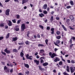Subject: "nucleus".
I'll use <instances>...</instances> for the list:
<instances>
[{
    "label": "nucleus",
    "instance_id": "1",
    "mask_svg": "<svg viewBox=\"0 0 75 75\" xmlns=\"http://www.w3.org/2000/svg\"><path fill=\"white\" fill-rule=\"evenodd\" d=\"M45 51H44V50L43 49H40V52H39V54L41 56H44L45 55Z\"/></svg>",
    "mask_w": 75,
    "mask_h": 75
},
{
    "label": "nucleus",
    "instance_id": "2",
    "mask_svg": "<svg viewBox=\"0 0 75 75\" xmlns=\"http://www.w3.org/2000/svg\"><path fill=\"white\" fill-rule=\"evenodd\" d=\"M26 57L27 59H30V60H32L33 58H33V56H29V54H27L26 56Z\"/></svg>",
    "mask_w": 75,
    "mask_h": 75
},
{
    "label": "nucleus",
    "instance_id": "3",
    "mask_svg": "<svg viewBox=\"0 0 75 75\" xmlns=\"http://www.w3.org/2000/svg\"><path fill=\"white\" fill-rule=\"evenodd\" d=\"M10 10L9 9H7L6 10L5 13L6 16H9L10 14V13H9L10 12Z\"/></svg>",
    "mask_w": 75,
    "mask_h": 75
},
{
    "label": "nucleus",
    "instance_id": "4",
    "mask_svg": "<svg viewBox=\"0 0 75 75\" xmlns=\"http://www.w3.org/2000/svg\"><path fill=\"white\" fill-rule=\"evenodd\" d=\"M74 68L72 67H70V71L71 72V73H73L75 71V67H74Z\"/></svg>",
    "mask_w": 75,
    "mask_h": 75
},
{
    "label": "nucleus",
    "instance_id": "5",
    "mask_svg": "<svg viewBox=\"0 0 75 75\" xmlns=\"http://www.w3.org/2000/svg\"><path fill=\"white\" fill-rule=\"evenodd\" d=\"M34 62L36 63L37 65H39V64H40V61L37 60V59H35L34 60Z\"/></svg>",
    "mask_w": 75,
    "mask_h": 75
},
{
    "label": "nucleus",
    "instance_id": "6",
    "mask_svg": "<svg viewBox=\"0 0 75 75\" xmlns=\"http://www.w3.org/2000/svg\"><path fill=\"white\" fill-rule=\"evenodd\" d=\"M57 55L55 53H53L51 56V58H54V57H57Z\"/></svg>",
    "mask_w": 75,
    "mask_h": 75
},
{
    "label": "nucleus",
    "instance_id": "7",
    "mask_svg": "<svg viewBox=\"0 0 75 75\" xmlns=\"http://www.w3.org/2000/svg\"><path fill=\"white\" fill-rule=\"evenodd\" d=\"M50 20V23H52L53 20H54V16H52Z\"/></svg>",
    "mask_w": 75,
    "mask_h": 75
},
{
    "label": "nucleus",
    "instance_id": "8",
    "mask_svg": "<svg viewBox=\"0 0 75 75\" xmlns=\"http://www.w3.org/2000/svg\"><path fill=\"white\" fill-rule=\"evenodd\" d=\"M60 61V59L57 57H56L55 59L54 60V62H57V61Z\"/></svg>",
    "mask_w": 75,
    "mask_h": 75
},
{
    "label": "nucleus",
    "instance_id": "9",
    "mask_svg": "<svg viewBox=\"0 0 75 75\" xmlns=\"http://www.w3.org/2000/svg\"><path fill=\"white\" fill-rule=\"evenodd\" d=\"M47 4H45L43 6V9H44V10H45L47 9Z\"/></svg>",
    "mask_w": 75,
    "mask_h": 75
},
{
    "label": "nucleus",
    "instance_id": "10",
    "mask_svg": "<svg viewBox=\"0 0 75 75\" xmlns=\"http://www.w3.org/2000/svg\"><path fill=\"white\" fill-rule=\"evenodd\" d=\"M22 4H24V3H26L28 1V0H22Z\"/></svg>",
    "mask_w": 75,
    "mask_h": 75
},
{
    "label": "nucleus",
    "instance_id": "11",
    "mask_svg": "<svg viewBox=\"0 0 75 75\" xmlns=\"http://www.w3.org/2000/svg\"><path fill=\"white\" fill-rule=\"evenodd\" d=\"M17 40V38L16 37L13 38H12V42H14V41H16Z\"/></svg>",
    "mask_w": 75,
    "mask_h": 75
},
{
    "label": "nucleus",
    "instance_id": "12",
    "mask_svg": "<svg viewBox=\"0 0 75 75\" xmlns=\"http://www.w3.org/2000/svg\"><path fill=\"white\" fill-rule=\"evenodd\" d=\"M39 15L40 17H41V18H42V17H44V14L42 13H41L40 14H39Z\"/></svg>",
    "mask_w": 75,
    "mask_h": 75
},
{
    "label": "nucleus",
    "instance_id": "13",
    "mask_svg": "<svg viewBox=\"0 0 75 75\" xmlns=\"http://www.w3.org/2000/svg\"><path fill=\"white\" fill-rule=\"evenodd\" d=\"M10 71V69L8 68L7 69H6L5 70L6 72L7 73V74H9V72Z\"/></svg>",
    "mask_w": 75,
    "mask_h": 75
},
{
    "label": "nucleus",
    "instance_id": "14",
    "mask_svg": "<svg viewBox=\"0 0 75 75\" xmlns=\"http://www.w3.org/2000/svg\"><path fill=\"white\" fill-rule=\"evenodd\" d=\"M9 23H8V25L9 26H11L12 25V23L11 22V21H8Z\"/></svg>",
    "mask_w": 75,
    "mask_h": 75
},
{
    "label": "nucleus",
    "instance_id": "15",
    "mask_svg": "<svg viewBox=\"0 0 75 75\" xmlns=\"http://www.w3.org/2000/svg\"><path fill=\"white\" fill-rule=\"evenodd\" d=\"M13 64H12L11 63L10 64H9L8 63L7 64V66H8V67H13Z\"/></svg>",
    "mask_w": 75,
    "mask_h": 75
},
{
    "label": "nucleus",
    "instance_id": "16",
    "mask_svg": "<svg viewBox=\"0 0 75 75\" xmlns=\"http://www.w3.org/2000/svg\"><path fill=\"white\" fill-rule=\"evenodd\" d=\"M9 37H10V33H8L6 36L5 38L6 39H8L9 38Z\"/></svg>",
    "mask_w": 75,
    "mask_h": 75
},
{
    "label": "nucleus",
    "instance_id": "17",
    "mask_svg": "<svg viewBox=\"0 0 75 75\" xmlns=\"http://www.w3.org/2000/svg\"><path fill=\"white\" fill-rule=\"evenodd\" d=\"M62 26L63 27V28L64 29L65 31H67V29H66V28L65 27V26H64V25H62Z\"/></svg>",
    "mask_w": 75,
    "mask_h": 75
},
{
    "label": "nucleus",
    "instance_id": "18",
    "mask_svg": "<svg viewBox=\"0 0 75 75\" xmlns=\"http://www.w3.org/2000/svg\"><path fill=\"white\" fill-rule=\"evenodd\" d=\"M24 66L27 68H29V65L28 64H25L24 63Z\"/></svg>",
    "mask_w": 75,
    "mask_h": 75
},
{
    "label": "nucleus",
    "instance_id": "19",
    "mask_svg": "<svg viewBox=\"0 0 75 75\" xmlns=\"http://www.w3.org/2000/svg\"><path fill=\"white\" fill-rule=\"evenodd\" d=\"M48 65V63L47 62H45V63H44L42 64L43 66H47V65Z\"/></svg>",
    "mask_w": 75,
    "mask_h": 75
},
{
    "label": "nucleus",
    "instance_id": "20",
    "mask_svg": "<svg viewBox=\"0 0 75 75\" xmlns=\"http://www.w3.org/2000/svg\"><path fill=\"white\" fill-rule=\"evenodd\" d=\"M21 28H26L25 25V24L23 23L22 24L21 26Z\"/></svg>",
    "mask_w": 75,
    "mask_h": 75
},
{
    "label": "nucleus",
    "instance_id": "21",
    "mask_svg": "<svg viewBox=\"0 0 75 75\" xmlns=\"http://www.w3.org/2000/svg\"><path fill=\"white\" fill-rule=\"evenodd\" d=\"M45 42L47 45H48V40L47 39H46L45 40Z\"/></svg>",
    "mask_w": 75,
    "mask_h": 75
},
{
    "label": "nucleus",
    "instance_id": "22",
    "mask_svg": "<svg viewBox=\"0 0 75 75\" xmlns=\"http://www.w3.org/2000/svg\"><path fill=\"white\" fill-rule=\"evenodd\" d=\"M69 21H70V20H69V19H67L66 20L67 24H69Z\"/></svg>",
    "mask_w": 75,
    "mask_h": 75
},
{
    "label": "nucleus",
    "instance_id": "23",
    "mask_svg": "<svg viewBox=\"0 0 75 75\" xmlns=\"http://www.w3.org/2000/svg\"><path fill=\"white\" fill-rule=\"evenodd\" d=\"M20 56L21 57H23V56H24V53L23 52H21Z\"/></svg>",
    "mask_w": 75,
    "mask_h": 75
},
{
    "label": "nucleus",
    "instance_id": "24",
    "mask_svg": "<svg viewBox=\"0 0 75 75\" xmlns=\"http://www.w3.org/2000/svg\"><path fill=\"white\" fill-rule=\"evenodd\" d=\"M70 3L71 6H74V2L72 1L71 0V1H70Z\"/></svg>",
    "mask_w": 75,
    "mask_h": 75
},
{
    "label": "nucleus",
    "instance_id": "25",
    "mask_svg": "<svg viewBox=\"0 0 75 75\" xmlns=\"http://www.w3.org/2000/svg\"><path fill=\"white\" fill-rule=\"evenodd\" d=\"M16 18H17V19H19V18H20V15H19L16 14Z\"/></svg>",
    "mask_w": 75,
    "mask_h": 75
},
{
    "label": "nucleus",
    "instance_id": "26",
    "mask_svg": "<svg viewBox=\"0 0 75 75\" xmlns=\"http://www.w3.org/2000/svg\"><path fill=\"white\" fill-rule=\"evenodd\" d=\"M1 53L2 54H3V55H4L5 56L6 55V53L5 52H3V51L1 52Z\"/></svg>",
    "mask_w": 75,
    "mask_h": 75
},
{
    "label": "nucleus",
    "instance_id": "27",
    "mask_svg": "<svg viewBox=\"0 0 75 75\" xmlns=\"http://www.w3.org/2000/svg\"><path fill=\"white\" fill-rule=\"evenodd\" d=\"M13 52H17V50L16 49H15L13 50Z\"/></svg>",
    "mask_w": 75,
    "mask_h": 75
},
{
    "label": "nucleus",
    "instance_id": "28",
    "mask_svg": "<svg viewBox=\"0 0 75 75\" xmlns=\"http://www.w3.org/2000/svg\"><path fill=\"white\" fill-rule=\"evenodd\" d=\"M44 45L43 44H39L38 45V47H44Z\"/></svg>",
    "mask_w": 75,
    "mask_h": 75
},
{
    "label": "nucleus",
    "instance_id": "29",
    "mask_svg": "<svg viewBox=\"0 0 75 75\" xmlns=\"http://www.w3.org/2000/svg\"><path fill=\"white\" fill-rule=\"evenodd\" d=\"M39 27H40V28H42V30H43L44 26H42V25H39Z\"/></svg>",
    "mask_w": 75,
    "mask_h": 75
},
{
    "label": "nucleus",
    "instance_id": "30",
    "mask_svg": "<svg viewBox=\"0 0 75 75\" xmlns=\"http://www.w3.org/2000/svg\"><path fill=\"white\" fill-rule=\"evenodd\" d=\"M56 38L57 39H58V40H59L60 38H61V36H56Z\"/></svg>",
    "mask_w": 75,
    "mask_h": 75
},
{
    "label": "nucleus",
    "instance_id": "31",
    "mask_svg": "<svg viewBox=\"0 0 75 75\" xmlns=\"http://www.w3.org/2000/svg\"><path fill=\"white\" fill-rule=\"evenodd\" d=\"M60 43V40H58L56 41V44H58Z\"/></svg>",
    "mask_w": 75,
    "mask_h": 75
},
{
    "label": "nucleus",
    "instance_id": "32",
    "mask_svg": "<svg viewBox=\"0 0 75 75\" xmlns=\"http://www.w3.org/2000/svg\"><path fill=\"white\" fill-rule=\"evenodd\" d=\"M30 32L28 31V33L26 35L28 37H29V34H30Z\"/></svg>",
    "mask_w": 75,
    "mask_h": 75
},
{
    "label": "nucleus",
    "instance_id": "33",
    "mask_svg": "<svg viewBox=\"0 0 75 75\" xmlns=\"http://www.w3.org/2000/svg\"><path fill=\"white\" fill-rule=\"evenodd\" d=\"M43 13L44 14H47V13H48L47 11H43Z\"/></svg>",
    "mask_w": 75,
    "mask_h": 75
},
{
    "label": "nucleus",
    "instance_id": "34",
    "mask_svg": "<svg viewBox=\"0 0 75 75\" xmlns=\"http://www.w3.org/2000/svg\"><path fill=\"white\" fill-rule=\"evenodd\" d=\"M26 28H21V31L22 32H23V31H24V29H25Z\"/></svg>",
    "mask_w": 75,
    "mask_h": 75
},
{
    "label": "nucleus",
    "instance_id": "35",
    "mask_svg": "<svg viewBox=\"0 0 75 75\" xmlns=\"http://www.w3.org/2000/svg\"><path fill=\"white\" fill-rule=\"evenodd\" d=\"M40 64H43L44 63V60L42 59H41L40 60Z\"/></svg>",
    "mask_w": 75,
    "mask_h": 75
},
{
    "label": "nucleus",
    "instance_id": "36",
    "mask_svg": "<svg viewBox=\"0 0 75 75\" xmlns=\"http://www.w3.org/2000/svg\"><path fill=\"white\" fill-rule=\"evenodd\" d=\"M38 67L39 68V69L40 71H42V68H41V67L40 66H38Z\"/></svg>",
    "mask_w": 75,
    "mask_h": 75
},
{
    "label": "nucleus",
    "instance_id": "37",
    "mask_svg": "<svg viewBox=\"0 0 75 75\" xmlns=\"http://www.w3.org/2000/svg\"><path fill=\"white\" fill-rule=\"evenodd\" d=\"M18 44L19 45H23L24 44L23 42H21V43H18Z\"/></svg>",
    "mask_w": 75,
    "mask_h": 75
},
{
    "label": "nucleus",
    "instance_id": "38",
    "mask_svg": "<svg viewBox=\"0 0 75 75\" xmlns=\"http://www.w3.org/2000/svg\"><path fill=\"white\" fill-rule=\"evenodd\" d=\"M69 18L70 19H71H71H72V18H74V17H73V16H72V15H71L69 17Z\"/></svg>",
    "mask_w": 75,
    "mask_h": 75
},
{
    "label": "nucleus",
    "instance_id": "39",
    "mask_svg": "<svg viewBox=\"0 0 75 75\" xmlns=\"http://www.w3.org/2000/svg\"><path fill=\"white\" fill-rule=\"evenodd\" d=\"M69 43H70L71 44H72V38H71V39L69 41Z\"/></svg>",
    "mask_w": 75,
    "mask_h": 75
},
{
    "label": "nucleus",
    "instance_id": "40",
    "mask_svg": "<svg viewBox=\"0 0 75 75\" xmlns=\"http://www.w3.org/2000/svg\"><path fill=\"white\" fill-rule=\"evenodd\" d=\"M71 37V38H72V40L73 41H75V37L74 36H72Z\"/></svg>",
    "mask_w": 75,
    "mask_h": 75
},
{
    "label": "nucleus",
    "instance_id": "41",
    "mask_svg": "<svg viewBox=\"0 0 75 75\" xmlns=\"http://www.w3.org/2000/svg\"><path fill=\"white\" fill-rule=\"evenodd\" d=\"M56 34L57 35H59L60 34V32L59 31H57Z\"/></svg>",
    "mask_w": 75,
    "mask_h": 75
},
{
    "label": "nucleus",
    "instance_id": "42",
    "mask_svg": "<svg viewBox=\"0 0 75 75\" xmlns=\"http://www.w3.org/2000/svg\"><path fill=\"white\" fill-rule=\"evenodd\" d=\"M50 27L49 26H47V30H48V31H49V30H50Z\"/></svg>",
    "mask_w": 75,
    "mask_h": 75
},
{
    "label": "nucleus",
    "instance_id": "43",
    "mask_svg": "<svg viewBox=\"0 0 75 75\" xmlns=\"http://www.w3.org/2000/svg\"><path fill=\"white\" fill-rule=\"evenodd\" d=\"M12 21L13 22V23H16V19L12 20Z\"/></svg>",
    "mask_w": 75,
    "mask_h": 75
},
{
    "label": "nucleus",
    "instance_id": "44",
    "mask_svg": "<svg viewBox=\"0 0 75 75\" xmlns=\"http://www.w3.org/2000/svg\"><path fill=\"white\" fill-rule=\"evenodd\" d=\"M54 44L55 45H56V46H57V47H59V46L58 45H57L58 44H56L55 42H54Z\"/></svg>",
    "mask_w": 75,
    "mask_h": 75
},
{
    "label": "nucleus",
    "instance_id": "45",
    "mask_svg": "<svg viewBox=\"0 0 75 75\" xmlns=\"http://www.w3.org/2000/svg\"><path fill=\"white\" fill-rule=\"evenodd\" d=\"M62 61H60L59 62V65H62Z\"/></svg>",
    "mask_w": 75,
    "mask_h": 75
},
{
    "label": "nucleus",
    "instance_id": "46",
    "mask_svg": "<svg viewBox=\"0 0 75 75\" xmlns=\"http://www.w3.org/2000/svg\"><path fill=\"white\" fill-rule=\"evenodd\" d=\"M6 53L7 54H10V53H11V52H10V50H8Z\"/></svg>",
    "mask_w": 75,
    "mask_h": 75
},
{
    "label": "nucleus",
    "instance_id": "47",
    "mask_svg": "<svg viewBox=\"0 0 75 75\" xmlns=\"http://www.w3.org/2000/svg\"><path fill=\"white\" fill-rule=\"evenodd\" d=\"M63 74L64 75H69V74L68 73H66L65 72H64L63 73Z\"/></svg>",
    "mask_w": 75,
    "mask_h": 75
},
{
    "label": "nucleus",
    "instance_id": "48",
    "mask_svg": "<svg viewBox=\"0 0 75 75\" xmlns=\"http://www.w3.org/2000/svg\"><path fill=\"white\" fill-rule=\"evenodd\" d=\"M74 18H72V19H71V21L72 22H74Z\"/></svg>",
    "mask_w": 75,
    "mask_h": 75
},
{
    "label": "nucleus",
    "instance_id": "49",
    "mask_svg": "<svg viewBox=\"0 0 75 75\" xmlns=\"http://www.w3.org/2000/svg\"><path fill=\"white\" fill-rule=\"evenodd\" d=\"M37 37L38 38H40V35L38 34L37 35Z\"/></svg>",
    "mask_w": 75,
    "mask_h": 75
},
{
    "label": "nucleus",
    "instance_id": "50",
    "mask_svg": "<svg viewBox=\"0 0 75 75\" xmlns=\"http://www.w3.org/2000/svg\"><path fill=\"white\" fill-rule=\"evenodd\" d=\"M4 38V37L3 36H1V37H0V41H1V40H3Z\"/></svg>",
    "mask_w": 75,
    "mask_h": 75
},
{
    "label": "nucleus",
    "instance_id": "51",
    "mask_svg": "<svg viewBox=\"0 0 75 75\" xmlns=\"http://www.w3.org/2000/svg\"><path fill=\"white\" fill-rule=\"evenodd\" d=\"M27 72H25V74H27V75H28V74H29V73H30V72H29V71H28V70H27Z\"/></svg>",
    "mask_w": 75,
    "mask_h": 75
},
{
    "label": "nucleus",
    "instance_id": "52",
    "mask_svg": "<svg viewBox=\"0 0 75 75\" xmlns=\"http://www.w3.org/2000/svg\"><path fill=\"white\" fill-rule=\"evenodd\" d=\"M21 20H18V21H17V24H20V22H21Z\"/></svg>",
    "mask_w": 75,
    "mask_h": 75
},
{
    "label": "nucleus",
    "instance_id": "53",
    "mask_svg": "<svg viewBox=\"0 0 75 75\" xmlns=\"http://www.w3.org/2000/svg\"><path fill=\"white\" fill-rule=\"evenodd\" d=\"M25 44L26 45H28L29 44V42L28 41H26Z\"/></svg>",
    "mask_w": 75,
    "mask_h": 75
},
{
    "label": "nucleus",
    "instance_id": "54",
    "mask_svg": "<svg viewBox=\"0 0 75 75\" xmlns=\"http://www.w3.org/2000/svg\"><path fill=\"white\" fill-rule=\"evenodd\" d=\"M74 45V44H71V45H70V49H72V47Z\"/></svg>",
    "mask_w": 75,
    "mask_h": 75
},
{
    "label": "nucleus",
    "instance_id": "55",
    "mask_svg": "<svg viewBox=\"0 0 75 75\" xmlns=\"http://www.w3.org/2000/svg\"><path fill=\"white\" fill-rule=\"evenodd\" d=\"M71 64H74V63H75V62H74V60H72L71 61Z\"/></svg>",
    "mask_w": 75,
    "mask_h": 75
},
{
    "label": "nucleus",
    "instance_id": "56",
    "mask_svg": "<svg viewBox=\"0 0 75 75\" xmlns=\"http://www.w3.org/2000/svg\"><path fill=\"white\" fill-rule=\"evenodd\" d=\"M13 69H12L10 70V72H11V73H13Z\"/></svg>",
    "mask_w": 75,
    "mask_h": 75
},
{
    "label": "nucleus",
    "instance_id": "57",
    "mask_svg": "<svg viewBox=\"0 0 75 75\" xmlns=\"http://www.w3.org/2000/svg\"><path fill=\"white\" fill-rule=\"evenodd\" d=\"M8 68H7V67H6V66H5L4 67V70H6V69H7Z\"/></svg>",
    "mask_w": 75,
    "mask_h": 75
},
{
    "label": "nucleus",
    "instance_id": "58",
    "mask_svg": "<svg viewBox=\"0 0 75 75\" xmlns=\"http://www.w3.org/2000/svg\"><path fill=\"white\" fill-rule=\"evenodd\" d=\"M71 8V6H67L66 7L67 8V9L70 8Z\"/></svg>",
    "mask_w": 75,
    "mask_h": 75
},
{
    "label": "nucleus",
    "instance_id": "59",
    "mask_svg": "<svg viewBox=\"0 0 75 75\" xmlns=\"http://www.w3.org/2000/svg\"><path fill=\"white\" fill-rule=\"evenodd\" d=\"M55 19L57 20H59V17H56Z\"/></svg>",
    "mask_w": 75,
    "mask_h": 75
},
{
    "label": "nucleus",
    "instance_id": "60",
    "mask_svg": "<svg viewBox=\"0 0 75 75\" xmlns=\"http://www.w3.org/2000/svg\"><path fill=\"white\" fill-rule=\"evenodd\" d=\"M8 50H7V48H6V49H5L4 50V52H6Z\"/></svg>",
    "mask_w": 75,
    "mask_h": 75
},
{
    "label": "nucleus",
    "instance_id": "61",
    "mask_svg": "<svg viewBox=\"0 0 75 75\" xmlns=\"http://www.w3.org/2000/svg\"><path fill=\"white\" fill-rule=\"evenodd\" d=\"M0 27H4V25H3L2 24H0Z\"/></svg>",
    "mask_w": 75,
    "mask_h": 75
},
{
    "label": "nucleus",
    "instance_id": "62",
    "mask_svg": "<svg viewBox=\"0 0 75 75\" xmlns=\"http://www.w3.org/2000/svg\"><path fill=\"white\" fill-rule=\"evenodd\" d=\"M15 29L16 31H19V30H20V29H19V28H16Z\"/></svg>",
    "mask_w": 75,
    "mask_h": 75
},
{
    "label": "nucleus",
    "instance_id": "63",
    "mask_svg": "<svg viewBox=\"0 0 75 75\" xmlns=\"http://www.w3.org/2000/svg\"><path fill=\"white\" fill-rule=\"evenodd\" d=\"M50 30L51 31H54V28H51Z\"/></svg>",
    "mask_w": 75,
    "mask_h": 75
},
{
    "label": "nucleus",
    "instance_id": "64",
    "mask_svg": "<svg viewBox=\"0 0 75 75\" xmlns=\"http://www.w3.org/2000/svg\"><path fill=\"white\" fill-rule=\"evenodd\" d=\"M22 47V46H19L18 50H20Z\"/></svg>",
    "mask_w": 75,
    "mask_h": 75
}]
</instances>
